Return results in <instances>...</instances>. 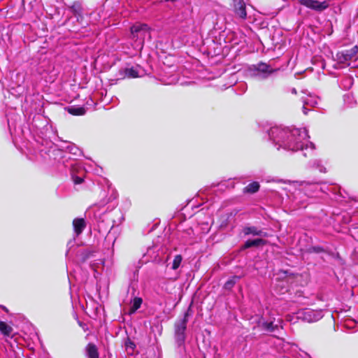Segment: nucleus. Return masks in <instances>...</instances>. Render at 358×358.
<instances>
[{
	"label": "nucleus",
	"mask_w": 358,
	"mask_h": 358,
	"mask_svg": "<svg viewBox=\"0 0 358 358\" xmlns=\"http://www.w3.org/2000/svg\"><path fill=\"white\" fill-rule=\"evenodd\" d=\"M268 136L273 143L278 145V150L282 148L287 150L298 151L308 149V136L305 128L282 129L279 127H271Z\"/></svg>",
	"instance_id": "obj_1"
},
{
	"label": "nucleus",
	"mask_w": 358,
	"mask_h": 358,
	"mask_svg": "<svg viewBox=\"0 0 358 358\" xmlns=\"http://www.w3.org/2000/svg\"><path fill=\"white\" fill-rule=\"evenodd\" d=\"M187 316V313H185L183 318L176 321L174 324V340L180 353L185 352V341L186 340L185 331L188 320Z\"/></svg>",
	"instance_id": "obj_2"
},
{
	"label": "nucleus",
	"mask_w": 358,
	"mask_h": 358,
	"mask_svg": "<svg viewBox=\"0 0 358 358\" xmlns=\"http://www.w3.org/2000/svg\"><path fill=\"white\" fill-rule=\"evenodd\" d=\"M149 30L150 28L146 24L136 23L131 27L132 38L136 41L140 40L142 43L147 35L150 36Z\"/></svg>",
	"instance_id": "obj_3"
},
{
	"label": "nucleus",
	"mask_w": 358,
	"mask_h": 358,
	"mask_svg": "<svg viewBox=\"0 0 358 358\" xmlns=\"http://www.w3.org/2000/svg\"><path fill=\"white\" fill-rule=\"evenodd\" d=\"M298 2L308 8L317 12H322L327 9L329 4L328 1H319L317 0H298Z\"/></svg>",
	"instance_id": "obj_4"
},
{
	"label": "nucleus",
	"mask_w": 358,
	"mask_h": 358,
	"mask_svg": "<svg viewBox=\"0 0 358 358\" xmlns=\"http://www.w3.org/2000/svg\"><path fill=\"white\" fill-rule=\"evenodd\" d=\"M233 10L235 15L241 20L247 17L246 5L243 0H232Z\"/></svg>",
	"instance_id": "obj_5"
},
{
	"label": "nucleus",
	"mask_w": 358,
	"mask_h": 358,
	"mask_svg": "<svg viewBox=\"0 0 358 358\" xmlns=\"http://www.w3.org/2000/svg\"><path fill=\"white\" fill-rule=\"evenodd\" d=\"M357 50H358L357 46H355L350 50L338 52L336 54L337 60L340 63L345 64V63L353 59L356 57Z\"/></svg>",
	"instance_id": "obj_6"
},
{
	"label": "nucleus",
	"mask_w": 358,
	"mask_h": 358,
	"mask_svg": "<svg viewBox=\"0 0 358 358\" xmlns=\"http://www.w3.org/2000/svg\"><path fill=\"white\" fill-rule=\"evenodd\" d=\"M243 231L245 235H253L263 237H267V233L259 229L256 227H245L243 228Z\"/></svg>",
	"instance_id": "obj_7"
},
{
	"label": "nucleus",
	"mask_w": 358,
	"mask_h": 358,
	"mask_svg": "<svg viewBox=\"0 0 358 358\" xmlns=\"http://www.w3.org/2000/svg\"><path fill=\"white\" fill-rule=\"evenodd\" d=\"M85 355L87 358H99L98 348L95 344L90 343L85 348Z\"/></svg>",
	"instance_id": "obj_8"
},
{
	"label": "nucleus",
	"mask_w": 358,
	"mask_h": 358,
	"mask_svg": "<svg viewBox=\"0 0 358 358\" xmlns=\"http://www.w3.org/2000/svg\"><path fill=\"white\" fill-rule=\"evenodd\" d=\"M73 226L75 233L78 236L85 228L86 223L83 218H76L73 221Z\"/></svg>",
	"instance_id": "obj_9"
},
{
	"label": "nucleus",
	"mask_w": 358,
	"mask_h": 358,
	"mask_svg": "<svg viewBox=\"0 0 358 358\" xmlns=\"http://www.w3.org/2000/svg\"><path fill=\"white\" fill-rule=\"evenodd\" d=\"M266 243V241L262 238H257L254 240H248L244 245L241 247L242 250H245L251 247H259L264 245Z\"/></svg>",
	"instance_id": "obj_10"
},
{
	"label": "nucleus",
	"mask_w": 358,
	"mask_h": 358,
	"mask_svg": "<svg viewBox=\"0 0 358 358\" xmlns=\"http://www.w3.org/2000/svg\"><path fill=\"white\" fill-rule=\"evenodd\" d=\"M257 71L259 73H262V78H265L268 75L272 73L274 70L271 68L269 65H267L264 63H260L257 65L256 68Z\"/></svg>",
	"instance_id": "obj_11"
},
{
	"label": "nucleus",
	"mask_w": 358,
	"mask_h": 358,
	"mask_svg": "<svg viewBox=\"0 0 358 358\" xmlns=\"http://www.w3.org/2000/svg\"><path fill=\"white\" fill-rule=\"evenodd\" d=\"M302 100L303 103V111L306 115L307 114L306 106H310L313 107L317 104V99L316 97L312 96L311 95H308V96L306 98L303 97Z\"/></svg>",
	"instance_id": "obj_12"
},
{
	"label": "nucleus",
	"mask_w": 358,
	"mask_h": 358,
	"mask_svg": "<svg viewBox=\"0 0 358 358\" xmlns=\"http://www.w3.org/2000/svg\"><path fill=\"white\" fill-rule=\"evenodd\" d=\"M13 327L6 322L0 321V331L5 336H10L13 333Z\"/></svg>",
	"instance_id": "obj_13"
},
{
	"label": "nucleus",
	"mask_w": 358,
	"mask_h": 358,
	"mask_svg": "<svg viewBox=\"0 0 358 358\" xmlns=\"http://www.w3.org/2000/svg\"><path fill=\"white\" fill-rule=\"evenodd\" d=\"M124 345L127 355H134L136 348V344L134 343V342H133L132 341H131V339L127 338L124 343Z\"/></svg>",
	"instance_id": "obj_14"
},
{
	"label": "nucleus",
	"mask_w": 358,
	"mask_h": 358,
	"mask_svg": "<svg viewBox=\"0 0 358 358\" xmlns=\"http://www.w3.org/2000/svg\"><path fill=\"white\" fill-rule=\"evenodd\" d=\"M259 189V184L257 182H253L247 185L244 189L245 193L253 194L257 192Z\"/></svg>",
	"instance_id": "obj_15"
},
{
	"label": "nucleus",
	"mask_w": 358,
	"mask_h": 358,
	"mask_svg": "<svg viewBox=\"0 0 358 358\" xmlns=\"http://www.w3.org/2000/svg\"><path fill=\"white\" fill-rule=\"evenodd\" d=\"M143 300L140 297H135L130 307L129 313H134L141 306Z\"/></svg>",
	"instance_id": "obj_16"
},
{
	"label": "nucleus",
	"mask_w": 358,
	"mask_h": 358,
	"mask_svg": "<svg viewBox=\"0 0 358 358\" xmlns=\"http://www.w3.org/2000/svg\"><path fill=\"white\" fill-rule=\"evenodd\" d=\"M239 279L240 277L236 275L231 277L224 283V289L228 291L231 290Z\"/></svg>",
	"instance_id": "obj_17"
},
{
	"label": "nucleus",
	"mask_w": 358,
	"mask_h": 358,
	"mask_svg": "<svg viewBox=\"0 0 358 358\" xmlns=\"http://www.w3.org/2000/svg\"><path fill=\"white\" fill-rule=\"evenodd\" d=\"M70 10L76 16H81L82 15L83 8L78 1H75L70 7Z\"/></svg>",
	"instance_id": "obj_18"
},
{
	"label": "nucleus",
	"mask_w": 358,
	"mask_h": 358,
	"mask_svg": "<svg viewBox=\"0 0 358 358\" xmlns=\"http://www.w3.org/2000/svg\"><path fill=\"white\" fill-rule=\"evenodd\" d=\"M65 148L68 152H69L71 154L75 156L80 155L81 152L80 150L75 144L71 143H68V145H66V147H65Z\"/></svg>",
	"instance_id": "obj_19"
},
{
	"label": "nucleus",
	"mask_w": 358,
	"mask_h": 358,
	"mask_svg": "<svg viewBox=\"0 0 358 358\" xmlns=\"http://www.w3.org/2000/svg\"><path fill=\"white\" fill-rule=\"evenodd\" d=\"M69 112L74 115H83L85 113V109L83 107L70 108Z\"/></svg>",
	"instance_id": "obj_20"
},
{
	"label": "nucleus",
	"mask_w": 358,
	"mask_h": 358,
	"mask_svg": "<svg viewBox=\"0 0 358 358\" xmlns=\"http://www.w3.org/2000/svg\"><path fill=\"white\" fill-rule=\"evenodd\" d=\"M125 75L128 78H136L138 76L137 70L134 67L126 69H125Z\"/></svg>",
	"instance_id": "obj_21"
},
{
	"label": "nucleus",
	"mask_w": 358,
	"mask_h": 358,
	"mask_svg": "<svg viewBox=\"0 0 358 358\" xmlns=\"http://www.w3.org/2000/svg\"><path fill=\"white\" fill-rule=\"evenodd\" d=\"M182 259V258L181 255H178L175 256L173 262V264H172V268L173 270L177 269L180 266Z\"/></svg>",
	"instance_id": "obj_22"
},
{
	"label": "nucleus",
	"mask_w": 358,
	"mask_h": 358,
	"mask_svg": "<svg viewBox=\"0 0 358 358\" xmlns=\"http://www.w3.org/2000/svg\"><path fill=\"white\" fill-rule=\"evenodd\" d=\"M264 329L268 331H273L275 329V327L276 326H274L273 323L272 322H264L262 324Z\"/></svg>",
	"instance_id": "obj_23"
},
{
	"label": "nucleus",
	"mask_w": 358,
	"mask_h": 358,
	"mask_svg": "<svg viewBox=\"0 0 358 358\" xmlns=\"http://www.w3.org/2000/svg\"><path fill=\"white\" fill-rule=\"evenodd\" d=\"M310 252H315V253H320L324 252V249L321 246H313L310 248Z\"/></svg>",
	"instance_id": "obj_24"
},
{
	"label": "nucleus",
	"mask_w": 358,
	"mask_h": 358,
	"mask_svg": "<svg viewBox=\"0 0 358 358\" xmlns=\"http://www.w3.org/2000/svg\"><path fill=\"white\" fill-rule=\"evenodd\" d=\"M111 200V198H108L107 199H103L102 201H101L99 203V207H101V206H104L106 204H107L108 202H110Z\"/></svg>",
	"instance_id": "obj_25"
},
{
	"label": "nucleus",
	"mask_w": 358,
	"mask_h": 358,
	"mask_svg": "<svg viewBox=\"0 0 358 358\" xmlns=\"http://www.w3.org/2000/svg\"><path fill=\"white\" fill-rule=\"evenodd\" d=\"M75 184H81L83 182V179L81 177L76 176L73 178Z\"/></svg>",
	"instance_id": "obj_26"
},
{
	"label": "nucleus",
	"mask_w": 358,
	"mask_h": 358,
	"mask_svg": "<svg viewBox=\"0 0 358 358\" xmlns=\"http://www.w3.org/2000/svg\"><path fill=\"white\" fill-rule=\"evenodd\" d=\"M292 93L294 94H296V90L295 88H292V90H291Z\"/></svg>",
	"instance_id": "obj_27"
},
{
	"label": "nucleus",
	"mask_w": 358,
	"mask_h": 358,
	"mask_svg": "<svg viewBox=\"0 0 358 358\" xmlns=\"http://www.w3.org/2000/svg\"><path fill=\"white\" fill-rule=\"evenodd\" d=\"M310 150H311V152H313V150H314V145L311 143H310Z\"/></svg>",
	"instance_id": "obj_28"
},
{
	"label": "nucleus",
	"mask_w": 358,
	"mask_h": 358,
	"mask_svg": "<svg viewBox=\"0 0 358 358\" xmlns=\"http://www.w3.org/2000/svg\"><path fill=\"white\" fill-rule=\"evenodd\" d=\"M1 307H2V308H3L4 310L8 311L7 308H6L5 306H1Z\"/></svg>",
	"instance_id": "obj_29"
},
{
	"label": "nucleus",
	"mask_w": 358,
	"mask_h": 358,
	"mask_svg": "<svg viewBox=\"0 0 358 358\" xmlns=\"http://www.w3.org/2000/svg\"><path fill=\"white\" fill-rule=\"evenodd\" d=\"M303 156L304 157H306L307 156V154L306 152L303 153Z\"/></svg>",
	"instance_id": "obj_30"
}]
</instances>
